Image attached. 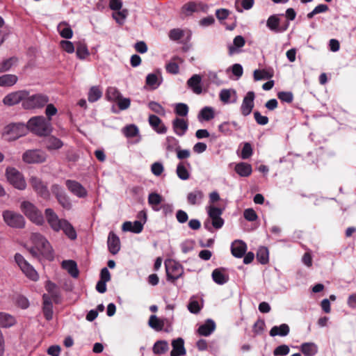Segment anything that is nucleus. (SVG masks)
I'll return each instance as SVG.
<instances>
[{
    "label": "nucleus",
    "mask_w": 356,
    "mask_h": 356,
    "mask_svg": "<svg viewBox=\"0 0 356 356\" xmlns=\"http://www.w3.org/2000/svg\"><path fill=\"white\" fill-rule=\"evenodd\" d=\"M27 133V127L24 123H11L4 128L3 137L6 140L13 141L25 136Z\"/></svg>",
    "instance_id": "4"
},
{
    "label": "nucleus",
    "mask_w": 356,
    "mask_h": 356,
    "mask_svg": "<svg viewBox=\"0 0 356 356\" xmlns=\"http://www.w3.org/2000/svg\"><path fill=\"white\" fill-rule=\"evenodd\" d=\"M225 272V269L223 268L214 269L212 272L213 280L220 285L225 284L229 280V276Z\"/></svg>",
    "instance_id": "26"
},
{
    "label": "nucleus",
    "mask_w": 356,
    "mask_h": 356,
    "mask_svg": "<svg viewBox=\"0 0 356 356\" xmlns=\"http://www.w3.org/2000/svg\"><path fill=\"white\" fill-rule=\"evenodd\" d=\"M62 267L67 270L69 274L73 277L79 276V270L77 268L76 263L73 260H65L62 262Z\"/></svg>",
    "instance_id": "29"
},
{
    "label": "nucleus",
    "mask_w": 356,
    "mask_h": 356,
    "mask_svg": "<svg viewBox=\"0 0 356 356\" xmlns=\"http://www.w3.org/2000/svg\"><path fill=\"white\" fill-rule=\"evenodd\" d=\"M4 222L10 227L21 229L24 227V218L19 213L12 211L6 210L3 212Z\"/></svg>",
    "instance_id": "9"
},
{
    "label": "nucleus",
    "mask_w": 356,
    "mask_h": 356,
    "mask_svg": "<svg viewBox=\"0 0 356 356\" xmlns=\"http://www.w3.org/2000/svg\"><path fill=\"white\" fill-rule=\"evenodd\" d=\"M148 108L159 115H165V108L158 102L151 101L148 103Z\"/></svg>",
    "instance_id": "47"
},
{
    "label": "nucleus",
    "mask_w": 356,
    "mask_h": 356,
    "mask_svg": "<svg viewBox=\"0 0 356 356\" xmlns=\"http://www.w3.org/2000/svg\"><path fill=\"white\" fill-rule=\"evenodd\" d=\"M289 327L287 324L283 323L280 326H274L270 330V335L275 337L277 335L284 337L289 333Z\"/></svg>",
    "instance_id": "31"
},
{
    "label": "nucleus",
    "mask_w": 356,
    "mask_h": 356,
    "mask_svg": "<svg viewBox=\"0 0 356 356\" xmlns=\"http://www.w3.org/2000/svg\"><path fill=\"white\" fill-rule=\"evenodd\" d=\"M30 184L34 191L42 198L48 199L50 193L47 185L38 177H31Z\"/></svg>",
    "instance_id": "15"
},
{
    "label": "nucleus",
    "mask_w": 356,
    "mask_h": 356,
    "mask_svg": "<svg viewBox=\"0 0 356 356\" xmlns=\"http://www.w3.org/2000/svg\"><path fill=\"white\" fill-rule=\"evenodd\" d=\"M60 47L63 51L68 54H72L75 49L74 44L69 40H61L60 42Z\"/></svg>",
    "instance_id": "52"
},
{
    "label": "nucleus",
    "mask_w": 356,
    "mask_h": 356,
    "mask_svg": "<svg viewBox=\"0 0 356 356\" xmlns=\"http://www.w3.org/2000/svg\"><path fill=\"white\" fill-rule=\"evenodd\" d=\"M149 125L158 134H165L167 132V127L162 122V120L155 115H149L148 118Z\"/></svg>",
    "instance_id": "20"
},
{
    "label": "nucleus",
    "mask_w": 356,
    "mask_h": 356,
    "mask_svg": "<svg viewBox=\"0 0 356 356\" xmlns=\"http://www.w3.org/2000/svg\"><path fill=\"white\" fill-rule=\"evenodd\" d=\"M243 216L245 220L253 222L255 221L258 216L253 209H247L243 212Z\"/></svg>",
    "instance_id": "59"
},
{
    "label": "nucleus",
    "mask_w": 356,
    "mask_h": 356,
    "mask_svg": "<svg viewBox=\"0 0 356 356\" xmlns=\"http://www.w3.org/2000/svg\"><path fill=\"white\" fill-rule=\"evenodd\" d=\"M255 98V93L253 91H249L244 97L240 110L243 116L249 115L254 108V100Z\"/></svg>",
    "instance_id": "16"
},
{
    "label": "nucleus",
    "mask_w": 356,
    "mask_h": 356,
    "mask_svg": "<svg viewBox=\"0 0 356 356\" xmlns=\"http://www.w3.org/2000/svg\"><path fill=\"white\" fill-rule=\"evenodd\" d=\"M66 25L68 24H58L57 29L62 38L70 39L73 35V31L70 26Z\"/></svg>",
    "instance_id": "40"
},
{
    "label": "nucleus",
    "mask_w": 356,
    "mask_h": 356,
    "mask_svg": "<svg viewBox=\"0 0 356 356\" xmlns=\"http://www.w3.org/2000/svg\"><path fill=\"white\" fill-rule=\"evenodd\" d=\"M58 202H59V204L64 208V209H70L71 208V202L68 198V197L67 196V195L64 193L63 194H62L61 195L58 196V197H56Z\"/></svg>",
    "instance_id": "54"
},
{
    "label": "nucleus",
    "mask_w": 356,
    "mask_h": 356,
    "mask_svg": "<svg viewBox=\"0 0 356 356\" xmlns=\"http://www.w3.org/2000/svg\"><path fill=\"white\" fill-rule=\"evenodd\" d=\"M207 212L212 226L215 229H220L224 225V220L221 218L222 209L211 205L207 207Z\"/></svg>",
    "instance_id": "13"
},
{
    "label": "nucleus",
    "mask_w": 356,
    "mask_h": 356,
    "mask_svg": "<svg viewBox=\"0 0 356 356\" xmlns=\"http://www.w3.org/2000/svg\"><path fill=\"white\" fill-rule=\"evenodd\" d=\"M201 81L202 78L200 75L194 74L188 80L187 85L194 93L199 95L202 92Z\"/></svg>",
    "instance_id": "24"
},
{
    "label": "nucleus",
    "mask_w": 356,
    "mask_h": 356,
    "mask_svg": "<svg viewBox=\"0 0 356 356\" xmlns=\"http://www.w3.org/2000/svg\"><path fill=\"white\" fill-rule=\"evenodd\" d=\"M289 347L287 345L283 344L277 346L273 351V355L275 356L282 355L284 356L289 354Z\"/></svg>",
    "instance_id": "58"
},
{
    "label": "nucleus",
    "mask_w": 356,
    "mask_h": 356,
    "mask_svg": "<svg viewBox=\"0 0 356 356\" xmlns=\"http://www.w3.org/2000/svg\"><path fill=\"white\" fill-rule=\"evenodd\" d=\"M267 26L275 33L283 32L288 28L289 24H266Z\"/></svg>",
    "instance_id": "55"
},
{
    "label": "nucleus",
    "mask_w": 356,
    "mask_h": 356,
    "mask_svg": "<svg viewBox=\"0 0 356 356\" xmlns=\"http://www.w3.org/2000/svg\"><path fill=\"white\" fill-rule=\"evenodd\" d=\"M47 107L45 109V114L47 117V120H49V122H51V117L55 115L57 113V108L52 104H46Z\"/></svg>",
    "instance_id": "60"
},
{
    "label": "nucleus",
    "mask_w": 356,
    "mask_h": 356,
    "mask_svg": "<svg viewBox=\"0 0 356 356\" xmlns=\"http://www.w3.org/2000/svg\"><path fill=\"white\" fill-rule=\"evenodd\" d=\"M203 197V192L200 190L196 189L188 194L187 200L191 205L199 204L201 203Z\"/></svg>",
    "instance_id": "30"
},
{
    "label": "nucleus",
    "mask_w": 356,
    "mask_h": 356,
    "mask_svg": "<svg viewBox=\"0 0 356 356\" xmlns=\"http://www.w3.org/2000/svg\"><path fill=\"white\" fill-rule=\"evenodd\" d=\"M166 71L172 74H177L179 72V67L175 62H170L165 66Z\"/></svg>",
    "instance_id": "64"
},
{
    "label": "nucleus",
    "mask_w": 356,
    "mask_h": 356,
    "mask_svg": "<svg viewBox=\"0 0 356 356\" xmlns=\"http://www.w3.org/2000/svg\"><path fill=\"white\" fill-rule=\"evenodd\" d=\"M18 80V78L15 74H4L0 76V86L1 87H10L15 85Z\"/></svg>",
    "instance_id": "32"
},
{
    "label": "nucleus",
    "mask_w": 356,
    "mask_h": 356,
    "mask_svg": "<svg viewBox=\"0 0 356 356\" xmlns=\"http://www.w3.org/2000/svg\"><path fill=\"white\" fill-rule=\"evenodd\" d=\"M65 185L68 190L74 195L79 197H85L87 196L86 189L78 181L67 179L65 181Z\"/></svg>",
    "instance_id": "17"
},
{
    "label": "nucleus",
    "mask_w": 356,
    "mask_h": 356,
    "mask_svg": "<svg viewBox=\"0 0 356 356\" xmlns=\"http://www.w3.org/2000/svg\"><path fill=\"white\" fill-rule=\"evenodd\" d=\"M176 172L178 177L182 180H187L190 177L189 172L186 169L185 163L184 162H180L177 164Z\"/></svg>",
    "instance_id": "42"
},
{
    "label": "nucleus",
    "mask_w": 356,
    "mask_h": 356,
    "mask_svg": "<svg viewBox=\"0 0 356 356\" xmlns=\"http://www.w3.org/2000/svg\"><path fill=\"white\" fill-rule=\"evenodd\" d=\"M257 260L261 264H266L269 261V252L266 247H260L257 252Z\"/></svg>",
    "instance_id": "35"
},
{
    "label": "nucleus",
    "mask_w": 356,
    "mask_h": 356,
    "mask_svg": "<svg viewBox=\"0 0 356 356\" xmlns=\"http://www.w3.org/2000/svg\"><path fill=\"white\" fill-rule=\"evenodd\" d=\"M172 350L170 356H183L186 353L184 348V341L182 338H177L172 341Z\"/></svg>",
    "instance_id": "21"
},
{
    "label": "nucleus",
    "mask_w": 356,
    "mask_h": 356,
    "mask_svg": "<svg viewBox=\"0 0 356 356\" xmlns=\"http://www.w3.org/2000/svg\"><path fill=\"white\" fill-rule=\"evenodd\" d=\"M123 133L126 137L133 138L138 134L139 130L135 124H129L123 129Z\"/></svg>",
    "instance_id": "46"
},
{
    "label": "nucleus",
    "mask_w": 356,
    "mask_h": 356,
    "mask_svg": "<svg viewBox=\"0 0 356 356\" xmlns=\"http://www.w3.org/2000/svg\"><path fill=\"white\" fill-rule=\"evenodd\" d=\"M31 239L34 246L43 257L49 261L54 259V252L52 247L46 238L39 233H33Z\"/></svg>",
    "instance_id": "3"
},
{
    "label": "nucleus",
    "mask_w": 356,
    "mask_h": 356,
    "mask_svg": "<svg viewBox=\"0 0 356 356\" xmlns=\"http://www.w3.org/2000/svg\"><path fill=\"white\" fill-rule=\"evenodd\" d=\"M200 115L203 120L209 121L214 118V111L212 108L206 106L201 110Z\"/></svg>",
    "instance_id": "48"
},
{
    "label": "nucleus",
    "mask_w": 356,
    "mask_h": 356,
    "mask_svg": "<svg viewBox=\"0 0 356 356\" xmlns=\"http://www.w3.org/2000/svg\"><path fill=\"white\" fill-rule=\"evenodd\" d=\"M254 118L256 122L259 125H266L269 122L268 118L267 116L262 115L258 111L254 112Z\"/></svg>",
    "instance_id": "56"
},
{
    "label": "nucleus",
    "mask_w": 356,
    "mask_h": 356,
    "mask_svg": "<svg viewBox=\"0 0 356 356\" xmlns=\"http://www.w3.org/2000/svg\"><path fill=\"white\" fill-rule=\"evenodd\" d=\"M163 166L159 162L154 163L151 166L152 172L156 176H160L163 172Z\"/></svg>",
    "instance_id": "63"
},
{
    "label": "nucleus",
    "mask_w": 356,
    "mask_h": 356,
    "mask_svg": "<svg viewBox=\"0 0 356 356\" xmlns=\"http://www.w3.org/2000/svg\"><path fill=\"white\" fill-rule=\"evenodd\" d=\"M149 325L156 331H161L164 327V322L155 315H152L148 321Z\"/></svg>",
    "instance_id": "41"
},
{
    "label": "nucleus",
    "mask_w": 356,
    "mask_h": 356,
    "mask_svg": "<svg viewBox=\"0 0 356 356\" xmlns=\"http://www.w3.org/2000/svg\"><path fill=\"white\" fill-rule=\"evenodd\" d=\"M157 81L158 78L155 74H149L146 77V84L153 88H156L159 86Z\"/></svg>",
    "instance_id": "62"
},
{
    "label": "nucleus",
    "mask_w": 356,
    "mask_h": 356,
    "mask_svg": "<svg viewBox=\"0 0 356 356\" xmlns=\"http://www.w3.org/2000/svg\"><path fill=\"white\" fill-rule=\"evenodd\" d=\"M169 37L172 40H179L184 37V31L179 29H172L169 33Z\"/></svg>",
    "instance_id": "61"
},
{
    "label": "nucleus",
    "mask_w": 356,
    "mask_h": 356,
    "mask_svg": "<svg viewBox=\"0 0 356 356\" xmlns=\"http://www.w3.org/2000/svg\"><path fill=\"white\" fill-rule=\"evenodd\" d=\"M76 54L79 59L83 60L89 56L90 53L86 43L78 42L76 43Z\"/></svg>",
    "instance_id": "37"
},
{
    "label": "nucleus",
    "mask_w": 356,
    "mask_h": 356,
    "mask_svg": "<svg viewBox=\"0 0 356 356\" xmlns=\"http://www.w3.org/2000/svg\"><path fill=\"white\" fill-rule=\"evenodd\" d=\"M6 175L9 183L19 190H24L26 186L24 178L21 172L15 168H6Z\"/></svg>",
    "instance_id": "7"
},
{
    "label": "nucleus",
    "mask_w": 356,
    "mask_h": 356,
    "mask_svg": "<svg viewBox=\"0 0 356 356\" xmlns=\"http://www.w3.org/2000/svg\"><path fill=\"white\" fill-rule=\"evenodd\" d=\"M29 95V91L26 90H18L16 92H10L4 97L3 103L6 106H14L22 102L23 104L25 97Z\"/></svg>",
    "instance_id": "12"
},
{
    "label": "nucleus",
    "mask_w": 356,
    "mask_h": 356,
    "mask_svg": "<svg viewBox=\"0 0 356 356\" xmlns=\"http://www.w3.org/2000/svg\"><path fill=\"white\" fill-rule=\"evenodd\" d=\"M49 97L42 93L32 95L29 94L23 102L22 107L26 110L41 108L49 102Z\"/></svg>",
    "instance_id": "5"
},
{
    "label": "nucleus",
    "mask_w": 356,
    "mask_h": 356,
    "mask_svg": "<svg viewBox=\"0 0 356 356\" xmlns=\"http://www.w3.org/2000/svg\"><path fill=\"white\" fill-rule=\"evenodd\" d=\"M163 197L157 193H152L148 196V203L155 211H159L156 207L161 203Z\"/></svg>",
    "instance_id": "39"
},
{
    "label": "nucleus",
    "mask_w": 356,
    "mask_h": 356,
    "mask_svg": "<svg viewBox=\"0 0 356 356\" xmlns=\"http://www.w3.org/2000/svg\"><path fill=\"white\" fill-rule=\"evenodd\" d=\"M208 10L207 5L202 2L191 1L185 3L181 10V15L191 16L193 13H206Z\"/></svg>",
    "instance_id": "10"
},
{
    "label": "nucleus",
    "mask_w": 356,
    "mask_h": 356,
    "mask_svg": "<svg viewBox=\"0 0 356 356\" xmlns=\"http://www.w3.org/2000/svg\"><path fill=\"white\" fill-rule=\"evenodd\" d=\"M16 323L15 318L12 315L0 312V325L3 327H10L14 325Z\"/></svg>",
    "instance_id": "33"
},
{
    "label": "nucleus",
    "mask_w": 356,
    "mask_h": 356,
    "mask_svg": "<svg viewBox=\"0 0 356 356\" xmlns=\"http://www.w3.org/2000/svg\"><path fill=\"white\" fill-rule=\"evenodd\" d=\"M172 127L177 135L182 136L188 129V122L183 118H177L172 121Z\"/></svg>",
    "instance_id": "23"
},
{
    "label": "nucleus",
    "mask_w": 356,
    "mask_h": 356,
    "mask_svg": "<svg viewBox=\"0 0 356 356\" xmlns=\"http://www.w3.org/2000/svg\"><path fill=\"white\" fill-rule=\"evenodd\" d=\"M328 8L326 4H319L311 13L307 14V18L310 19L315 15L327 11Z\"/></svg>",
    "instance_id": "53"
},
{
    "label": "nucleus",
    "mask_w": 356,
    "mask_h": 356,
    "mask_svg": "<svg viewBox=\"0 0 356 356\" xmlns=\"http://www.w3.org/2000/svg\"><path fill=\"white\" fill-rule=\"evenodd\" d=\"M106 95L109 101H117L121 97V93L115 87H108Z\"/></svg>",
    "instance_id": "45"
},
{
    "label": "nucleus",
    "mask_w": 356,
    "mask_h": 356,
    "mask_svg": "<svg viewBox=\"0 0 356 356\" xmlns=\"http://www.w3.org/2000/svg\"><path fill=\"white\" fill-rule=\"evenodd\" d=\"M47 222L55 232L63 231L65 235L70 240H75L77 237L76 232L73 225L66 219L59 218L52 209L48 208L44 211Z\"/></svg>",
    "instance_id": "1"
},
{
    "label": "nucleus",
    "mask_w": 356,
    "mask_h": 356,
    "mask_svg": "<svg viewBox=\"0 0 356 356\" xmlns=\"http://www.w3.org/2000/svg\"><path fill=\"white\" fill-rule=\"evenodd\" d=\"M42 312L44 316L46 318V320L50 321L53 318V305L51 302V298L49 295L44 293L42 296Z\"/></svg>",
    "instance_id": "22"
},
{
    "label": "nucleus",
    "mask_w": 356,
    "mask_h": 356,
    "mask_svg": "<svg viewBox=\"0 0 356 356\" xmlns=\"http://www.w3.org/2000/svg\"><path fill=\"white\" fill-rule=\"evenodd\" d=\"M202 307L200 306L198 301L195 300H191L188 305V309L192 314H198Z\"/></svg>",
    "instance_id": "57"
},
{
    "label": "nucleus",
    "mask_w": 356,
    "mask_h": 356,
    "mask_svg": "<svg viewBox=\"0 0 356 356\" xmlns=\"http://www.w3.org/2000/svg\"><path fill=\"white\" fill-rule=\"evenodd\" d=\"M169 345L166 341H157L153 346L152 351L156 355H162L168 352Z\"/></svg>",
    "instance_id": "34"
},
{
    "label": "nucleus",
    "mask_w": 356,
    "mask_h": 356,
    "mask_svg": "<svg viewBox=\"0 0 356 356\" xmlns=\"http://www.w3.org/2000/svg\"><path fill=\"white\" fill-rule=\"evenodd\" d=\"M27 131L29 130L33 134L40 136H48L51 130V124L44 116H34L29 119L26 124Z\"/></svg>",
    "instance_id": "2"
},
{
    "label": "nucleus",
    "mask_w": 356,
    "mask_h": 356,
    "mask_svg": "<svg viewBox=\"0 0 356 356\" xmlns=\"http://www.w3.org/2000/svg\"><path fill=\"white\" fill-rule=\"evenodd\" d=\"M216 324L213 321L208 319L205 323L200 325L197 329L200 335L207 337L210 335L215 330Z\"/></svg>",
    "instance_id": "27"
},
{
    "label": "nucleus",
    "mask_w": 356,
    "mask_h": 356,
    "mask_svg": "<svg viewBox=\"0 0 356 356\" xmlns=\"http://www.w3.org/2000/svg\"><path fill=\"white\" fill-rule=\"evenodd\" d=\"M252 153L253 150L250 143H245L241 150V157L243 159H248L252 155Z\"/></svg>",
    "instance_id": "49"
},
{
    "label": "nucleus",
    "mask_w": 356,
    "mask_h": 356,
    "mask_svg": "<svg viewBox=\"0 0 356 356\" xmlns=\"http://www.w3.org/2000/svg\"><path fill=\"white\" fill-rule=\"evenodd\" d=\"M165 266L168 280L175 281L181 275L183 272L182 267L175 261L167 260L165 261Z\"/></svg>",
    "instance_id": "11"
},
{
    "label": "nucleus",
    "mask_w": 356,
    "mask_h": 356,
    "mask_svg": "<svg viewBox=\"0 0 356 356\" xmlns=\"http://www.w3.org/2000/svg\"><path fill=\"white\" fill-rule=\"evenodd\" d=\"M15 261L28 278L33 281H37L38 280L39 275L37 271L29 263H28L21 254H15Z\"/></svg>",
    "instance_id": "8"
},
{
    "label": "nucleus",
    "mask_w": 356,
    "mask_h": 356,
    "mask_svg": "<svg viewBox=\"0 0 356 356\" xmlns=\"http://www.w3.org/2000/svg\"><path fill=\"white\" fill-rule=\"evenodd\" d=\"M22 159L28 163H43L46 160V154L39 149L28 150L24 153Z\"/></svg>",
    "instance_id": "14"
},
{
    "label": "nucleus",
    "mask_w": 356,
    "mask_h": 356,
    "mask_svg": "<svg viewBox=\"0 0 356 356\" xmlns=\"http://www.w3.org/2000/svg\"><path fill=\"white\" fill-rule=\"evenodd\" d=\"M107 245L112 254H116L120 250V238L113 232H110L108 234Z\"/></svg>",
    "instance_id": "18"
},
{
    "label": "nucleus",
    "mask_w": 356,
    "mask_h": 356,
    "mask_svg": "<svg viewBox=\"0 0 356 356\" xmlns=\"http://www.w3.org/2000/svg\"><path fill=\"white\" fill-rule=\"evenodd\" d=\"M45 147L49 150L59 149L63 146V143L54 136H48L44 140Z\"/></svg>",
    "instance_id": "25"
},
{
    "label": "nucleus",
    "mask_w": 356,
    "mask_h": 356,
    "mask_svg": "<svg viewBox=\"0 0 356 356\" xmlns=\"http://www.w3.org/2000/svg\"><path fill=\"white\" fill-rule=\"evenodd\" d=\"M247 250V245L241 240L234 241L231 245V252L234 257L241 258L245 255Z\"/></svg>",
    "instance_id": "19"
},
{
    "label": "nucleus",
    "mask_w": 356,
    "mask_h": 356,
    "mask_svg": "<svg viewBox=\"0 0 356 356\" xmlns=\"http://www.w3.org/2000/svg\"><path fill=\"white\" fill-rule=\"evenodd\" d=\"M102 96V91L99 86H92L88 92V99L90 102H95Z\"/></svg>",
    "instance_id": "38"
},
{
    "label": "nucleus",
    "mask_w": 356,
    "mask_h": 356,
    "mask_svg": "<svg viewBox=\"0 0 356 356\" xmlns=\"http://www.w3.org/2000/svg\"><path fill=\"white\" fill-rule=\"evenodd\" d=\"M300 350L305 356H314L318 352V348L314 343H302Z\"/></svg>",
    "instance_id": "36"
},
{
    "label": "nucleus",
    "mask_w": 356,
    "mask_h": 356,
    "mask_svg": "<svg viewBox=\"0 0 356 356\" xmlns=\"http://www.w3.org/2000/svg\"><path fill=\"white\" fill-rule=\"evenodd\" d=\"M233 43L234 46L229 47V54H233L236 50V48L243 47L245 45V41L241 35H237L234 38Z\"/></svg>",
    "instance_id": "44"
},
{
    "label": "nucleus",
    "mask_w": 356,
    "mask_h": 356,
    "mask_svg": "<svg viewBox=\"0 0 356 356\" xmlns=\"http://www.w3.org/2000/svg\"><path fill=\"white\" fill-rule=\"evenodd\" d=\"M235 171L241 177H249L252 172V168L250 164L241 162L236 165Z\"/></svg>",
    "instance_id": "28"
},
{
    "label": "nucleus",
    "mask_w": 356,
    "mask_h": 356,
    "mask_svg": "<svg viewBox=\"0 0 356 356\" xmlns=\"http://www.w3.org/2000/svg\"><path fill=\"white\" fill-rule=\"evenodd\" d=\"M175 111L177 115L186 116L188 113V106L186 104L179 103L176 105Z\"/></svg>",
    "instance_id": "51"
},
{
    "label": "nucleus",
    "mask_w": 356,
    "mask_h": 356,
    "mask_svg": "<svg viewBox=\"0 0 356 356\" xmlns=\"http://www.w3.org/2000/svg\"><path fill=\"white\" fill-rule=\"evenodd\" d=\"M21 209L24 214L32 222L38 225H42L44 222L42 213L29 202H23L21 204Z\"/></svg>",
    "instance_id": "6"
},
{
    "label": "nucleus",
    "mask_w": 356,
    "mask_h": 356,
    "mask_svg": "<svg viewBox=\"0 0 356 356\" xmlns=\"http://www.w3.org/2000/svg\"><path fill=\"white\" fill-rule=\"evenodd\" d=\"M17 61L16 57H10L1 61L0 63V73L8 71Z\"/></svg>",
    "instance_id": "43"
},
{
    "label": "nucleus",
    "mask_w": 356,
    "mask_h": 356,
    "mask_svg": "<svg viewBox=\"0 0 356 356\" xmlns=\"http://www.w3.org/2000/svg\"><path fill=\"white\" fill-rule=\"evenodd\" d=\"M277 97L280 101L289 104L291 103L293 100V95L291 92H279L277 93Z\"/></svg>",
    "instance_id": "50"
}]
</instances>
